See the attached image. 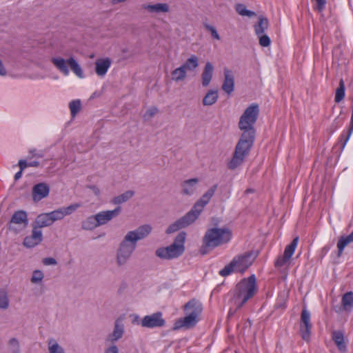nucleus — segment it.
Instances as JSON below:
<instances>
[{"instance_id":"1","label":"nucleus","mask_w":353,"mask_h":353,"mask_svg":"<svg viewBox=\"0 0 353 353\" xmlns=\"http://www.w3.org/2000/svg\"><path fill=\"white\" fill-rule=\"evenodd\" d=\"M259 114L257 104L248 106L241 116L239 128L242 131L241 137L237 142L231 160L228 163L230 170H234L240 166L249 154L253 146L256 130L254 127Z\"/></svg>"},{"instance_id":"2","label":"nucleus","mask_w":353,"mask_h":353,"mask_svg":"<svg viewBox=\"0 0 353 353\" xmlns=\"http://www.w3.org/2000/svg\"><path fill=\"white\" fill-rule=\"evenodd\" d=\"M151 231L152 227L146 224L127 232L117 250L116 261L118 266L127 263L137 248V242L147 237Z\"/></svg>"},{"instance_id":"3","label":"nucleus","mask_w":353,"mask_h":353,"mask_svg":"<svg viewBox=\"0 0 353 353\" xmlns=\"http://www.w3.org/2000/svg\"><path fill=\"white\" fill-rule=\"evenodd\" d=\"M217 184L213 185L206 192L194 203V206L187 214L169 225L166 230V234H172L180 229L184 228L192 223L199 217L205 206L210 202L217 189Z\"/></svg>"},{"instance_id":"4","label":"nucleus","mask_w":353,"mask_h":353,"mask_svg":"<svg viewBox=\"0 0 353 353\" xmlns=\"http://www.w3.org/2000/svg\"><path fill=\"white\" fill-rule=\"evenodd\" d=\"M185 316L176 321L173 330H177L181 328L190 329L194 327L199 321L203 306L201 303L195 299L189 301L183 306Z\"/></svg>"},{"instance_id":"5","label":"nucleus","mask_w":353,"mask_h":353,"mask_svg":"<svg viewBox=\"0 0 353 353\" xmlns=\"http://www.w3.org/2000/svg\"><path fill=\"white\" fill-rule=\"evenodd\" d=\"M256 279L254 274L239 281L234 292V301L236 308H241L248 300L252 299L257 291Z\"/></svg>"},{"instance_id":"6","label":"nucleus","mask_w":353,"mask_h":353,"mask_svg":"<svg viewBox=\"0 0 353 353\" xmlns=\"http://www.w3.org/2000/svg\"><path fill=\"white\" fill-rule=\"evenodd\" d=\"M232 237V232L227 228H211L205 232L203 239V245L200 249L201 254H207L220 245L228 243Z\"/></svg>"},{"instance_id":"7","label":"nucleus","mask_w":353,"mask_h":353,"mask_svg":"<svg viewBox=\"0 0 353 353\" xmlns=\"http://www.w3.org/2000/svg\"><path fill=\"white\" fill-rule=\"evenodd\" d=\"M256 256L257 254L253 251H248L237 255L219 271V274L222 276H227L232 272L243 274L253 263Z\"/></svg>"},{"instance_id":"8","label":"nucleus","mask_w":353,"mask_h":353,"mask_svg":"<svg viewBox=\"0 0 353 353\" xmlns=\"http://www.w3.org/2000/svg\"><path fill=\"white\" fill-rule=\"evenodd\" d=\"M185 238L186 233L185 232H180L171 245L158 248L155 254L161 259L167 260L180 256L185 251Z\"/></svg>"},{"instance_id":"9","label":"nucleus","mask_w":353,"mask_h":353,"mask_svg":"<svg viewBox=\"0 0 353 353\" xmlns=\"http://www.w3.org/2000/svg\"><path fill=\"white\" fill-rule=\"evenodd\" d=\"M51 61L53 65L65 76L69 74V66L78 77H83V72L81 66L73 57H70L67 61L61 57H53Z\"/></svg>"},{"instance_id":"10","label":"nucleus","mask_w":353,"mask_h":353,"mask_svg":"<svg viewBox=\"0 0 353 353\" xmlns=\"http://www.w3.org/2000/svg\"><path fill=\"white\" fill-rule=\"evenodd\" d=\"M299 242V237H295L292 241L286 246L283 256H279L275 263L274 266L276 268H288L290 263V260L292 254Z\"/></svg>"},{"instance_id":"11","label":"nucleus","mask_w":353,"mask_h":353,"mask_svg":"<svg viewBox=\"0 0 353 353\" xmlns=\"http://www.w3.org/2000/svg\"><path fill=\"white\" fill-rule=\"evenodd\" d=\"M28 225L27 214L25 211L19 210L14 213L8 224V229L19 232Z\"/></svg>"},{"instance_id":"12","label":"nucleus","mask_w":353,"mask_h":353,"mask_svg":"<svg viewBox=\"0 0 353 353\" xmlns=\"http://www.w3.org/2000/svg\"><path fill=\"white\" fill-rule=\"evenodd\" d=\"M311 329L310 313L305 308H303L301 314L300 334L304 341H308L310 340Z\"/></svg>"},{"instance_id":"13","label":"nucleus","mask_w":353,"mask_h":353,"mask_svg":"<svg viewBox=\"0 0 353 353\" xmlns=\"http://www.w3.org/2000/svg\"><path fill=\"white\" fill-rule=\"evenodd\" d=\"M162 316L163 314L161 312L145 316L141 320V325L143 327L148 328L163 327L165 321Z\"/></svg>"},{"instance_id":"14","label":"nucleus","mask_w":353,"mask_h":353,"mask_svg":"<svg viewBox=\"0 0 353 353\" xmlns=\"http://www.w3.org/2000/svg\"><path fill=\"white\" fill-rule=\"evenodd\" d=\"M81 206V205L80 203H76L68 207L60 208L56 210H54L48 213L50 216L51 221L53 223L56 221L63 219L65 217V216L71 214Z\"/></svg>"},{"instance_id":"15","label":"nucleus","mask_w":353,"mask_h":353,"mask_svg":"<svg viewBox=\"0 0 353 353\" xmlns=\"http://www.w3.org/2000/svg\"><path fill=\"white\" fill-rule=\"evenodd\" d=\"M42 240L41 230L32 225V234L25 237L23 244L25 247L31 248L39 244Z\"/></svg>"},{"instance_id":"16","label":"nucleus","mask_w":353,"mask_h":353,"mask_svg":"<svg viewBox=\"0 0 353 353\" xmlns=\"http://www.w3.org/2000/svg\"><path fill=\"white\" fill-rule=\"evenodd\" d=\"M121 207H117L113 210L102 211L95 214L97 218V223L99 225H102L108 223L112 219L117 216L121 212Z\"/></svg>"},{"instance_id":"17","label":"nucleus","mask_w":353,"mask_h":353,"mask_svg":"<svg viewBox=\"0 0 353 353\" xmlns=\"http://www.w3.org/2000/svg\"><path fill=\"white\" fill-rule=\"evenodd\" d=\"M50 187L46 183H39L32 187V196L35 202L41 201L48 196Z\"/></svg>"},{"instance_id":"18","label":"nucleus","mask_w":353,"mask_h":353,"mask_svg":"<svg viewBox=\"0 0 353 353\" xmlns=\"http://www.w3.org/2000/svg\"><path fill=\"white\" fill-rule=\"evenodd\" d=\"M124 334V325L122 321L119 319L114 322L113 332L108 334L105 339V341L110 343H114L120 339Z\"/></svg>"},{"instance_id":"19","label":"nucleus","mask_w":353,"mask_h":353,"mask_svg":"<svg viewBox=\"0 0 353 353\" xmlns=\"http://www.w3.org/2000/svg\"><path fill=\"white\" fill-rule=\"evenodd\" d=\"M199 179L192 178L185 180L181 183V193L185 196L193 195L197 189V185L199 183Z\"/></svg>"},{"instance_id":"20","label":"nucleus","mask_w":353,"mask_h":353,"mask_svg":"<svg viewBox=\"0 0 353 353\" xmlns=\"http://www.w3.org/2000/svg\"><path fill=\"white\" fill-rule=\"evenodd\" d=\"M224 81L221 89L228 94H230L234 90V77L232 70L224 68Z\"/></svg>"},{"instance_id":"21","label":"nucleus","mask_w":353,"mask_h":353,"mask_svg":"<svg viewBox=\"0 0 353 353\" xmlns=\"http://www.w3.org/2000/svg\"><path fill=\"white\" fill-rule=\"evenodd\" d=\"M141 8L150 13H166L170 11V6L168 3H159L156 4H143Z\"/></svg>"},{"instance_id":"22","label":"nucleus","mask_w":353,"mask_h":353,"mask_svg":"<svg viewBox=\"0 0 353 353\" xmlns=\"http://www.w3.org/2000/svg\"><path fill=\"white\" fill-rule=\"evenodd\" d=\"M110 58L98 59L95 61V72L98 76L103 77L111 65Z\"/></svg>"},{"instance_id":"23","label":"nucleus","mask_w":353,"mask_h":353,"mask_svg":"<svg viewBox=\"0 0 353 353\" xmlns=\"http://www.w3.org/2000/svg\"><path fill=\"white\" fill-rule=\"evenodd\" d=\"M214 66L210 62H207L201 74L202 85L208 86L212 78Z\"/></svg>"},{"instance_id":"24","label":"nucleus","mask_w":353,"mask_h":353,"mask_svg":"<svg viewBox=\"0 0 353 353\" xmlns=\"http://www.w3.org/2000/svg\"><path fill=\"white\" fill-rule=\"evenodd\" d=\"M52 222L51 221L49 213H43L39 214L32 223V225L41 230V228L44 227H48L52 225Z\"/></svg>"},{"instance_id":"25","label":"nucleus","mask_w":353,"mask_h":353,"mask_svg":"<svg viewBox=\"0 0 353 353\" xmlns=\"http://www.w3.org/2000/svg\"><path fill=\"white\" fill-rule=\"evenodd\" d=\"M332 339L340 351H346V343L345 342L344 334L341 331H333L332 332Z\"/></svg>"},{"instance_id":"26","label":"nucleus","mask_w":353,"mask_h":353,"mask_svg":"<svg viewBox=\"0 0 353 353\" xmlns=\"http://www.w3.org/2000/svg\"><path fill=\"white\" fill-rule=\"evenodd\" d=\"M350 243H353V231L348 236H341L337 243L338 253L337 256L340 257L344 248Z\"/></svg>"},{"instance_id":"27","label":"nucleus","mask_w":353,"mask_h":353,"mask_svg":"<svg viewBox=\"0 0 353 353\" xmlns=\"http://www.w3.org/2000/svg\"><path fill=\"white\" fill-rule=\"evenodd\" d=\"M268 19L266 17L262 16L259 17V21L254 26L255 34L257 36L265 34V31L268 28Z\"/></svg>"},{"instance_id":"28","label":"nucleus","mask_w":353,"mask_h":353,"mask_svg":"<svg viewBox=\"0 0 353 353\" xmlns=\"http://www.w3.org/2000/svg\"><path fill=\"white\" fill-rule=\"evenodd\" d=\"M218 97V92L216 90H209L203 99V105L205 106L213 105L216 102Z\"/></svg>"},{"instance_id":"29","label":"nucleus","mask_w":353,"mask_h":353,"mask_svg":"<svg viewBox=\"0 0 353 353\" xmlns=\"http://www.w3.org/2000/svg\"><path fill=\"white\" fill-rule=\"evenodd\" d=\"M97 218L95 215L90 216L81 222V228L84 230H92L99 227L97 223Z\"/></svg>"},{"instance_id":"30","label":"nucleus","mask_w":353,"mask_h":353,"mask_svg":"<svg viewBox=\"0 0 353 353\" xmlns=\"http://www.w3.org/2000/svg\"><path fill=\"white\" fill-rule=\"evenodd\" d=\"M199 65V59L196 55H192L187 61L181 65L183 69L189 71L194 70Z\"/></svg>"},{"instance_id":"31","label":"nucleus","mask_w":353,"mask_h":353,"mask_svg":"<svg viewBox=\"0 0 353 353\" xmlns=\"http://www.w3.org/2000/svg\"><path fill=\"white\" fill-rule=\"evenodd\" d=\"M134 194V192L132 190H128L125 192L124 193L117 196L113 198L112 202L114 204H120L124 202H126L130 199H131Z\"/></svg>"},{"instance_id":"32","label":"nucleus","mask_w":353,"mask_h":353,"mask_svg":"<svg viewBox=\"0 0 353 353\" xmlns=\"http://www.w3.org/2000/svg\"><path fill=\"white\" fill-rule=\"evenodd\" d=\"M172 79L174 81H183L186 78V72L181 65L171 72Z\"/></svg>"},{"instance_id":"33","label":"nucleus","mask_w":353,"mask_h":353,"mask_svg":"<svg viewBox=\"0 0 353 353\" xmlns=\"http://www.w3.org/2000/svg\"><path fill=\"white\" fill-rule=\"evenodd\" d=\"M48 351L49 353H65L63 348L53 339L48 341Z\"/></svg>"},{"instance_id":"34","label":"nucleus","mask_w":353,"mask_h":353,"mask_svg":"<svg viewBox=\"0 0 353 353\" xmlns=\"http://www.w3.org/2000/svg\"><path fill=\"white\" fill-rule=\"evenodd\" d=\"M235 10L241 16L252 17L256 15L254 12L247 10L246 6L242 3L236 4L235 6Z\"/></svg>"},{"instance_id":"35","label":"nucleus","mask_w":353,"mask_h":353,"mask_svg":"<svg viewBox=\"0 0 353 353\" xmlns=\"http://www.w3.org/2000/svg\"><path fill=\"white\" fill-rule=\"evenodd\" d=\"M345 97V84L343 79L340 80L339 86L336 90L334 101L336 103L341 102Z\"/></svg>"},{"instance_id":"36","label":"nucleus","mask_w":353,"mask_h":353,"mask_svg":"<svg viewBox=\"0 0 353 353\" xmlns=\"http://www.w3.org/2000/svg\"><path fill=\"white\" fill-rule=\"evenodd\" d=\"M71 116L74 117L81 109V103L79 99L72 101L69 103Z\"/></svg>"},{"instance_id":"37","label":"nucleus","mask_w":353,"mask_h":353,"mask_svg":"<svg viewBox=\"0 0 353 353\" xmlns=\"http://www.w3.org/2000/svg\"><path fill=\"white\" fill-rule=\"evenodd\" d=\"M9 307V299L5 290H0V310H6Z\"/></svg>"},{"instance_id":"38","label":"nucleus","mask_w":353,"mask_h":353,"mask_svg":"<svg viewBox=\"0 0 353 353\" xmlns=\"http://www.w3.org/2000/svg\"><path fill=\"white\" fill-rule=\"evenodd\" d=\"M342 303L345 307L353 306V292L345 293L342 298Z\"/></svg>"},{"instance_id":"39","label":"nucleus","mask_w":353,"mask_h":353,"mask_svg":"<svg viewBox=\"0 0 353 353\" xmlns=\"http://www.w3.org/2000/svg\"><path fill=\"white\" fill-rule=\"evenodd\" d=\"M43 279V274L40 270H34L31 278V282L32 283H37L41 282Z\"/></svg>"},{"instance_id":"40","label":"nucleus","mask_w":353,"mask_h":353,"mask_svg":"<svg viewBox=\"0 0 353 353\" xmlns=\"http://www.w3.org/2000/svg\"><path fill=\"white\" fill-rule=\"evenodd\" d=\"M353 132V104L352 105V115H351V121H350V126L348 130V134L345 139H344L343 143H342V149H343L348 141L352 133Z\"/></svg>"},{"instance_id":"41","label":"nucleus","mask_w":353,"mask_h":353,"mask_svg":"<svg viewBox=\"0 0 353 353\" xmlns=\"http://www.w3.org/2000/svg\"><path fill=\"white\" fill-rule=\"evenodd\" d=\"M258 37L259 39V42L260 46H261L262 47H268L270 45L271 41L270 37L267 34H262Z\"/></svg>"},{"instance_id":"42","label":"nucleus","mask_w":353,"mask_h":353,"mask_svg":"<svg viewBox=\"0 0 353 353\" xmlns=\"http://www.w3.org/2000/svg\"><path fill=\"white\" fill-rule=\"evenodd\" d=\"M203 26L207 30L210 32L211 35L213 38H214L217 40H220V37L214 27H213L208 23H203Z\"/></svg>"},{"instance_id":"43","label":"nucleus","mask_w":353,"mask_h":353,"mask_svg":"<svg viewBox=\"0 0 353 353\" xmlns=\"http://www.w3.org/2000/svg\"><path fill=\"white\" fill-rule=\"evenodd\" d=\"M158 112V109L156 107H152L148 109L143 115L145 120H149L153 117Z\"/></svg>"},{"instance_id":"44","label":"nucleus","mask_w":353,"mask_h":353,"mask_svg":"<svg viewBox=\"0 0 353 353\" xmlns=\"http://www.w3.org/2000/svg\"><path fill=\"white\" fill-rule=\"evenodd\" d=\"M8 344H9V345L10 347V350H19V342H18L17 339H16L15 338L11 339L9 341Z\"/></svg>"},{"instance_id":"45","label":"nucleus","mask_w":353,"mask_h":353,"mask_svg":"<svg viewBox=\"0 0 353 353\" xmlns=\"http://www.w3.org/2000/svg\"><path fill=\"white\" fill-rule=\"evenodd\" d=\"M317 5H316V9L319 12H321L325 6L326 4V0H315Z\"/></svg>"},{"instance_id":"46","label":"nucleus","mask_w":353,"mask_h":353,"mask_svg":"<svg viewBox=\"0 0 353 353\" xmlns=\"http://www.w3.org/2000/svg\"><path fill=\"white\" fill-rule=\"evenodd\" d=\"M43 263L46 265H55L57 261L54 258L48 257L43 259Z\"/></svg>"},{"instance_id":"47","label":"nucleus","mask_w":353,"mask_h":353,"mask_svg":"<svg viewBox=\"0 0 353 353\" xmlns=\"http://www.w3.org/2000/svg\"><path fill=\"white\" fill-rule=\"evenodd\" d=\"M104 353H119V349L115 345H112L105 350Z\"/></svg>"},{"instance_id":"48","label":"nucleus","mask_w":353,"mask_h":353,"mask_svg":"<svg viewBox=\"0 0 353 353\" xmlns=\"http://www.w3.org/2000/svg\"><path fill=\"white\" fill-rule=\"evenodd\" d=\"M19 166L20 168V170L23 171L26 167L29 165L26 160H19Z\"/></svg>"},{"instance_id":"49","label":"nucleus","mask_w":353,"mask_h":353,"mask_svg":"<svg viewBox=\"0 0 353 353\" xmlns=\"http://www.w3.org/2000/svg\"><path fill=\"white\" fill-rule=\"evenodd\" d=\"M89 188H90V189L92 191V192H93L95 195H97V196L99 195V194H100V190H99V189L97 186H95V185H91V186H90Z\"/></svg>"},{"instance_id":"50","label":"nucleus","mask_w":353,"mask_h":353,"mask_svg":"<svg viewBox=\"0 0 353 353\" xmlns=\"http://www.w3.org/2000/svg\"><path fill=\"white\" fill-rule=\"evenodd\" d=\"M6 74V70L5 69L1 60L0 59V75L5 76Z\"/></svg>"},{"instance_id":"51","label":"nucleus","mask_w":353,"mask_h":353,"mask_svg":"<svg viewBox=\"0 0 353 353\" xmlns=\"http://www.w3.org/2000/svg\"><path fill=\"white\" fill-rule=\"evenodd\" d=\"M22 172L21 170H19L18 172H17L14 175V180L15 181H17L19 180L21 177V175H22Z\"/></svg>"},{"instance_id":"52","label":"nucleus","mask_w":353,"mask_h":353,"mask_svg":"<svg viewBox=\"0 0 353 353\" xmlns=\"http://www.w3.org/2000/svg\"><path fill=\"white\" fill-rule=\"evenodd\" d=\"M30 153L32 154V157H43V155H41V154H36L35 153V150H30Z\"/></svg>"},{"instance_id":"53","label":"nucleus","mask_w":353,"mask_h":353,"mask_svg":"<svg viewBox=\"0 0 353 353\" xmlns=\"http://www.w3.org/2000/svg\"><path fill=\"white\" fill-rule=\"evenodd\" d=\"M39 162H38V161H32V162H30L28 163V165L32 166V167H37V166H39Z\"/></svg>"},{"instance_id":"54","label":"nucleus","mask_w":353,"mask_h":353,"mask_svg":"<svg viewBox=\"0 0 353 353\" xmlns=\"http://www.w3.org/2000/svg\"><path fill=\"white\" fill-rule=\"evenodd\" d=\"M330 248L327 247V246H325L324 247L323 249H322V252L323 253H326L328 250H329Z\"/></svg>"},{"instance_id":"55","label":"nucleus","mask_w":353,"mask_h":353,"mask_svg":"<svg viewBox=\"0 0 353 353\" xmlns=\"http://www.w3.org/2000/svg\"><path fill=\"white\" fill-rule=\"evenodd\" d=\"M253 192V190L252 189H247L245 191V194H248V193H250V192Z\"/></svg>"},{"instance_id":"56","label":"nucleus","mask_w":353,"mask_h":353,"mask_svg":"<svg viewBox=\"0 0 353 353\" xmlns=\"http://www.w3.org/2000/svg\"><path fill=\"white\" fill-rule=\"evenodd\" d=\"M11 353H19V350H12Z\"/></svg>"},{"instance_id":"57","label":"nucleus","mask_w":353,"mask_h":353,"mask_svg":"<svg viewBox=\"0 0 353 353\" xmlns=\"http://www.w3.org/2000/svg\"><path fill=\"white\" fill-rule=\"evenodd\" d=\"M234 353H239L237 351H235Z\"/></svg>"}]
</instances>
